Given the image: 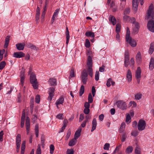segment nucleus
<instances>
[{
  "instance_id": "obj_1",
  "label": "nucleus",
  "mask_w": 154,
  "mask_h": 154,
  "mask_svg": "<svg viewBox=\"0 0 154 154\" xmlns=\"http://www.w3.org/2000/svg\"><path fill=\"white\" fill-rule=\"evenodd\" d=\"M153 5L151 4L149 6L147 12V19H150L147 24L148 29L151 32H154V12Z\"/></svg>"
},
{
  "instance_id": "obj_2",
  "label": "nucleus",
  "mask_w": 154,
  "mask_h": 154,
  "mask_svg": "<svg viewBox=\"0 0 154 154\" xmlns=\"http://www.w3.org/2000/svg\"><path fill=\"white\" fill-rule=\"evenodd\" d=\"M30 82L35 89L38 88V83L36 78L35 75L33 73L31 74L30 76Z\"/></svg>"
},
{
  "instance_id": "obj_3",
  "label": "nucleus",
  "mask_w": 154,
  "mask_h": 154,
  "mask_svg": "<svg viewBox=\"0 0 154 154\" xmlns=\"http://www.w3.org/2000/svg\"><path fill=\"white\" fill-rule=\"evenodd\" d=\"M130 21L133 24V25L135 26L133 29L134 32L135 34L137 33L140 28L139 23L138 22H135V19L134 17L130 18Z\"/></svg>"
},
{
  "instance_id": "obj_4",
  "label": "nucleus",
  "mask_w": 154,
  "mask_h": 154,
  "mask_svg": "<svg viewBox=\"0 0 154 154\" xmlns=\"http://www.w3.org/2000/svg\"><path fill=\"white\" fill-rule=\"evenodd\" d=\"M116 104L118 108L123 110L127 109V105L126 103L123 100H119L117 101Z\"/></svg>"
},
{
  "instance_id": "obj_5",
  "label": "nucleus",
  "mask_w": 154,
  "mask_h": 154,
  "mask_svg": "<svg viewBox=\"0 0 154 154\" xmlns=\"http://www.w3.org/2000/svg\"><path fill=\"white\" fill-rule=\"evenodd\" d=\"M88 74L87 70L84 69L82 72L81 78L84 84H86L88 80Z\"/></svg>"
},
{
  "instance_id": "obj_6",
  "label": "nucleus",
  "mask_w": 154,
  "mask_h": 154,
  "mask_svg": "<svg viewBox=\"0 0 154 154\" xmlns=\"http://www.w3.org/2000/svg\"><path fill=\"white\" fill-rule=\"evenodd\" d=\"M146 123L145 121L143 120H139L138 124V129L140 131L144 130L146 128Z\"/></svg>"
},
{
  "instance_id": "obj_7",
  "label": "nucleus",
  "mask_w": 154,
  "mask_h": 154,
  "mask_svg": "<svg viewBox=\"0 0 154 154\" xmlns=\"http://www.w3.org/2000/svg\"><path fill=\"white\" fill-rule=\"evenodd\" d=\"M55 91V88L51 87L49 88L48 94H49V96L48 98V100L51 101L52 98L53 97L54 95V92Z\"/></svg>"
},
{
  "instance_id": "obj_8",
  "label": "nucleus",
  "mask_w": 154,
  "mask_h": 154,
  "mask_svg": "<svg viewBox=\"0 0 154 154\" xmlns=\"http://www.w3.org/2000/svg\"><path fill=\"white\" fill-rule=\"evenodd\" d=\"M126 41L132 47H135L137 45V43L135 41L134 39H132L131 37L126 38Z\"/></svg>"
},
{
  "instance_id": "obj_9",
  "label": "nucleus",
  "mask_w": 154,
  "mask_h": 154,
  "mask_svg": "<svg viewBox=\"0 0 154 154\" xmlns=\"http://www.w3.org/2000/svg\"><path fill=\"white\" fill-rule=\"evenodd\" d=\"M13 57L16 58H20L25 56V54L22 52H14L12 55Z\"/></svg>"
},
{
  "instance_id": "obj_10",
  "label": "nucleus",
  "mask_w": 154,
  "mask_h": 154,
  "mask_svg": "<svg viewBox=\"0 0 154 154\" xmlns=\"http://www.w3.org/2000/svg\"><path fill=\"white\" fill-rule=\"evenodd\" d=\"M25 125L27 134H28L29 133L30 127V119L28 117H27L26 119Z\"/></svg>"
},
{
  "instance_id": "obj_11",
  "label": "nucleus",
  "mask_w": 154,
  "mask_h": 154,
  "mask_svg": "<svg viewBox=\"0 0 154 154\" xmlns=\"http://www.w3.org/2000/svg\"><path fill=\"white\" fill-rule=\"evenodd\" d=\"M129 60V55L128 52H126L125 54V66L127 67L128 65V62Z\"/></svg>"
},
{
  "instance_id": "obj_12",
  "label": "nucleus",
  "mask_w": 154,
  "mask_h": 154,
  "mask_svg": "<svg viewBox=\"0 0 154 154\" xmlns=\"http://www.w3.org/2000/svg\"><path fill=\"white\" fill-rule=\"evenodd\" d=\"M25 72L23 71H21L20 72V84L23 87L24 85V81L25 80Z\"/></svg>"
},
{
  "instance_id": "obj_13",
  "label": "nucleus",
  "mask_w": 154,
  "mask_h": 154,
  "mask_svg": "<svg viewBox=\"0 0 154 154\" xmlns=\"http://www.w3.org/2000/svg\"><path fill=\"white\" fill-rule=\"evenodd\" d=\"M25 46L24 43H18L16 45V47L17 50L19 51L23 50L24 49Z\"/></svg>"
},
{
  "instance_id": "obj_14",
  "label": "nucleus",
  "mask_w": 154,
  "mask_h": 154,
  "mask_svg": "<svg viewBox=\"0 0 154 154\" xmlns=\"http://www.w3.org/2000/svg\"><path fill=\"white\" fill-rule=\"evenodd\" d=\"M64 98L63 96H61L56 101L55 104L57 108H58V105L60 104H62L63 103Z\"/></svg>"
},
{
  "instance_id": "obj_15",
  "label": "nucleus",
  "mask_w": 154,
  "mask_h": 154,
  "mask_svg": "<svg viewBox=\"0 0 154 154\" xmlns=\"http://www.w3.org/2000/svg\"><path fill=\"white\" fill-rule=\"evenodd\" d=\"M132 74L130 69H128L126 75L127 80L128 82H130L132 80Z\"/></svg>"
},
{
  "instance_id": "obj_16",
  "label": "nucleus",
  "mask_w": 154,
  "mask_h": 154,
  "mask_svg": "<svg viewBox=\"0 0 154 154\" xmlns=\"http://www.w3.org/2000/svg\"><path fill=\"white\" fill-rule=\"evenodd\" d=\"M138 4V0H133L132 5L133 9L135 11L137 10Z\"/></svg>"
},
{
  "instance_id": "obj_17",
  "label": "nucleus",
  "mask_w": 154,
  "mask_h": 154,
  "mask_svg": "<svg viewBox=\"0 0 154 154\" xmlns=\"http://www.w3.org/2000/svg\"><path fill=\"white\" fill-rule=\"evenodd\" d=\"M87 65L88 67H92L93 62L91 57L89 56L88 57L87 60Z\"/></svg>"
},
{
  "instance_id": "obj_18",
  "label": "nucleus",
  "mask_w": 154,
  "mask_h": 154,
  "mask_svg": "<svg viewBox=\"0 0 154 154\" xmlns=\"http://www.w3.org/2000/svg\"><path fill=\"white\" fill-rule=\"evenodd\" d=\"M21 141V136L20 134H17L16 138V146H20Z\"/></svg>"
},
{
  "instance_id": "obj_19",
  "label": "nucleus",
  "mask_w": 154,
  "mask_h": 154,
  "mask_svg": "<svg viewBox=\"0 0 154 154\" xmlns=\"http://www.w3.org/2000/svg\"><path fill=\"white\" fill-rule=\"evenodd\" d=\"M141 69L140 67H137L135 73V77L136 78H141Z\"/></svg>"
},
{
  "instance_id": "obj_20",
  "label": "nucleus",
  "mask_w": 154,
  "mask_h": 154,
  "mask_svg": "<svg viewBox=\"0 0 154 154\" xmlns=\"http://www.w3.org/2000/svg\"><path fill=\"white\" fill-rule=\"evenodd\" d=\"M92 128L91 130V132L93 131L96 128L97 125V122L96 119H94L92 122Z\"/></svg>"
},
{
  "instance_id": "obj_21",
  "label": "nucleus",
  "mask_w": 154,
  "mask_h": 154,
  "mask_svg": "<svg viewBox=\"0 0 154 154\" xmlns=\"http://www.w3.org/2000/svg\"><path fill=\"white\" fill-rule=\"evenodd\" d=\"M109 21L111 22L112 24L113 25H114L116 24V20L114 16H112V15H110L109 18Z\"/></svg>"
},
{
  "instance_id": "obj_22",
  "label": "nucleus",
  "mask_w": 154,
  "mask_h": 154,
  "mask_svg": "<svg viewBox=\"0 0 154 154\" xmlns=\"http://www.w3.org/2000/svg\"><path fill=\"white\" fill-rule=\"evenodd\" d=\"M66 44L67 45L69 42V41L70 38L69 32V30L67 27H66Z\"/></svg>"
},
{
  "instance_id": "obj_23",
  "label": "nucleus",
  "mask_w": 154,
  "mask_h": 154,
  "mask_svg": "<svg viewBox=\"0 0 154 154\" xmlns=\"http://www.w3.org/2000/svg\"><path fill=\"white\" fill-rule=\"evenodd\" d=\"M26 141L25 140L23 141L22 142L21 146V154H24L25 150L26 148Z\"/></svg>"
},
{
  "instance_id": "obj_24",
  "label": "nucleus",
  "mask_w": 154,
  "mask_h": 154,
  "mask_svg": "<svg viewBox=\"0 0 154 154\" xmlns=\"http://www.w3.org/2000/svg\"><path fill=\"white\" fill-rule=\"evenodd\" d=\"M48 82L51 86H55L57 84L56 79L53 78H50Z\"/></svg>"
},
{
  "instance_id": "obj_25",
  "label": "nucleus",
  "mask_w": 154,
  "mask_h": 154,
  "mask_svg": "<svg viewBox=\"0 0 154 154\" xmlns=\"http://www.w3.org/2000/svg\"><path fill=\"white\" fill-rule=\"evenodd\" d=\"M10 37V35H7L6 37L4 44L5 48H7L8 47Z\"/></svg>"
},
{
  "instance_id": "obj_26",
  "label": "nucleus",
  "mask_w": 154,
  "mask_h": 154,
  "mask_svg": "<svg viewBox=\"0 0 154 154\" xmlns=\"http://www.w3.org/2000/svg\"><path fill=\"white\" fill-rule=\"evenodd\" d=\"M85 35L87 37H91L93 38L95 36L94 33L91 31L86 32L85 33Z\"/></svg>"
},
{
  "instance_id": "obj_27",
  "label": "nucleus",
  "mask_w": 154,
  "mask_h": 154,
  "mask_svg": "<svg viewBox=\"0 0 154 154\" xmlns=\"http://www.w3.org/2000/svg\"><path fill=\"white\" fill-rule=\"evenodd\" d=\"M154 67V58H151L149 63V68L151 70L153 69Z\"/></svg>"
},
{
  "instance_id": "obj_28",
  "label": "nucleus",
  "mask_w": 154,
  "mask_h": 154,
  "mask_svg": "<svg viewBox=\"0 0 154 154\" xmlns=\"http://www.w3.org/2000/svg\"><path fill=\"white\" fill-rule=\"evenodd\" d=\"M82 131V129L81 128L79 129L75 133L74 137L77 139L81 135L80 133Z\"/></svg>"
},
{
  "instance_id": "obj_29",
  "label": "nucleus",
  "mask_w": 154,
  "mask_h": 154,
  "mask_svg": "<svg viewBox=\"0 0 154 154\" xmlns=\"http://www.w3.org/2000/svg\"><path fill=\"white\" fill-rule=\"evenodd\" d=\"M137 61L138 63H140L141 61V57L140 52H138L136 57Z\"/></svg>"
},
{
  "instance_id": "obj_30",
  "label": "nucleus",
  "mask_w": 154,
  "mask_h": 154,
  "mask_svg": "<svg viewBox=\"0 0 154 154\" xmlns=\"http://www.w3.org/2000/svg\"><path fill=\"white\" fill-rule=\"evenodd\" d=\"M154 51V42H152L151 43L150 46L149 51V53L151 54Z\"/></svg>"
},
{
  "instance_id": "obj_31",
  "label": "nucleus",
  "mask_w": 154,
  "mask_h": 154,
  "mask_svg": "<svg viewBox=\"0 0 154 154\" xmlns=\"http://www.w3.org/2000/svg\"><path fill=\"white\" fill-rule=\"evenodd\" d=\"M76 139L74 137L72 139L69 143V145L70 146H72L75 145L77 142Z\"/></svg>"
},
{
  "instance_id": "obj_32",
  "label": "nucleus",
  "mask_w": 154,
  "mask_h": 154,
  "mask_svg": "<svg viewBox=\"0 0 154 154\" xmlns=\"http://www.w3.org/2000/svg\"><path fill=\"white\" fill-rule=\"evenodd\" d=\"M39 125L36 124L35 126V130L36 137H38L39 134Z\"/></svg>"
},
{
  "instance_id": "obj_33",
  "label": "nucleus",
  "mask_w": 154,
  "mask_h": 154,
  "mask_svg": "<svg viewBox=\"0 0 154 154\" xmlns=\"http://www.w3.org/2000/svg\"><path fill=\"white\" fill-rule=\"evenodd\" d=\"M26 46L27 48H30L32 49L35 50L36 49V46L31 43H28Z\"/></svg>"
},
{
  "instance_id": "obj_34",
  "label": "nucleus",
  "mask_w": 154,
  "mask_h": 154,
  "mask_svg": "<svg viewBox=\"0 0 154 154\" xmlns=\"http://www.w3.org/2000/svg\"><path fill=\"white\" fill-rule=\"evenodd\" d=\"M60 10L59 9H57L54 12L52 17V20H55L56 17H57L59 11Z\"/></svg>"
},
{
  "instance_id": "obj_35",
  "label": "nucleus",
  "mask_w": 154,
  "mask_h": 154,
  "mask_svg": "<svg viewBox=\"0 0 154 154\" xmlns=\"http://www.w3.org/2000/svg\"><path fill=\"white\" fill-rule=\"evenodd\" d=\"M75 75L74 73V69L72 68H71V70L70 71V75L69 77V79H70L74 77Z\"/></svg>"
},
{
  "instance_id": "obj_36",
  "label": "nucleus",
  "mask_w": 154,
  "mask_h": 154,
  "mask_svg": "<svg viewBox=\"0 0 154 154\" xmlns=\"http://www.w3.org/2000/svg\"><path fill=\"white\" fill-rule=\"evenodd\" d=\"M133 150V148L132 146H128L126 150V152L127 153H131Z\"/></svg>"
},
{
  "instance_id": "obj_37",
  "label": "nucleus",
  "mask_w": 154,
  "mask_h": 154,
  "mask_svg": "<svg viewBox=\"0 0 154 154\" xmlns=\"http://www.w3.org/2000/svg\"><path fill=\"white\" fill-rule=\"evenodd\" d=\"M131 118L130 115L128 113L126 114V122L127 124H129L131 122Z\"/></svg>"
},
{
  "instance_id": "obj_38",
  "label": "nucleus",
  "mask_w": 154,
  "mask_h": 154,
  "mask_svg": "<svg viewBox=\"0 0 154 154\" xmlns=\"http://www.w3.org/2000/svg\"><path fill=\"white\" fill-rule=\"evenodd\" d=\"M88 73L89 75L91 77L93 76V69L92 67H88Z\"/></svg>"
},
{
  "instance_id": "obj_39",
  "label": "nucleus",
  "mask_w": 154,
  "mask_h": 154,
  "mask_svg": "<svg viewBox=\"0 0 154 154\" xmlns=\"http://www.w3.org/2000/svg\"><path fill=\"white\" fill-rule=\"evenodd\" d=\"M85 87L84 85H82L81 86L79 94L80 96H82L84 92Z\"/></svg>"
},
{
  "instance_id": "obj_40",
  "label": "nucleus",
  "mask_w": 154,
  "mask_h": 154,
  "mask_svg": "<svg viewBox=\"0 0 154 154\" xmlns=\"http://www.w3.org/2000/svg\"><path fill=\"white\" fill-rule=\"evenodd\" d=\"M91 46L89 40L86 39L85 40V46L87 48H89Z\"/></svg>"
},
{
  "instance_id": "obj_41",
  "label": "nucleus",
  "mask_w": 154,
  "mask_h": 154,
  "mask_svg": "<svg viewBox=\"0 0 154 154\" xmlns=\"http://www.w3.org/2000/svg\"><path fill=\"white\" fill-rule=\"evenodd\" d=\"M5 49L0 50V61L2 60L3 54L5 53Z\"/></svg>"
},
{
  "instance_id": "obj_42",
  "label": "nucleus",
  "mask_w": 154,
  "mask_h": 154,
  "mask_svg": "<svg viewBox=\"0 0 154 154\" xmlns=\"http://www.w3.org/2000/svg\"><path fill=\"white\" fill-rule=\"evenodd\" d=\"M127 137V135L126 134L123 133L122 136V137L121 138V141L122 142H123L125 141Z\"/></svg>"
},
{
  "instance_id": "obj_43",
  "label": "nucleus",
  "mask_w": 154,
  "mask_h": 154,
  "mask_svg": "<svg viewBox=\"0 0 154 154\" xmlns=\"http://www.w3.org/2000/svg\"><path fill=\"white\" fill-rule=\"evenodd\" d=\"M6 62L3 61L0 63V69H2L6 65Z\"/></svg>"
},
{
  "instance_id": "obj_44",
  "label": "nucleus",
  "mask_w": 154,
  "mask_h": 154,
  "mask_svg": "<svg viewBox=\"0 0 154 154\" xmlns=\"http://www.w3.org/2000/svg\"><path fill=\"white\" fill-rule=\"evenodd\" d=\"M88 102L90 103H92L93 101V97L91 93H89L88 96Z\"/></svg>"
},
{
  "instance_id": "obj_45",
  "label": "nucleus",
  "mask_w": 154,
  "mask_h": 154,
  "mask_svg": "<svg viewBox=\"0 0 154 154\" xmlns=\"http://www.w3.org/2000/svg\"><path fill=\"white\" fill-rule=\"evenodd\" d=\"M71 135V130L70 129H69L67 131L66 135L65 138V140H67L69 137H70Z\"/></svg>"
},
{
  "instance_id": "obj_46",
  "label": "nucleus",
  "mask_w": 154,
  "mask_h": 154,
  "mask_svg": "<svg viewBox=\"0 0 154 154\" xmlns=\"http://www.w3.org/2000/svg\"><path fill=\"white\" fill-rule=\"evenodd\" d=\"M41 153L40 145L39 144L38 145V148L36 150V154H41Z\"/></svg>"
},
{
  "instance_id": "obj_47",
  "label": "nucleus",
  "mask_w": 154,
  "mask_h": 154,
  "mask_svg": "<svg viewBox=\"0 0 154 154\" xmlns=\"http://www.w3.org/2000/svg\"><path fill=\"white\" fill-rule=\"evenodd\" d=\"M135 98L136 100H139L141 98L142 94L140 93H137L135 95Z\"/></svg>"
},
{
  "instance_id": "obj_48",
  "label": "nucleus",
  "mask_w": 154,
  "mask_h": 154,
  "mask_svg": "<svg viewBox=\"0 0 154 154\" xmlns=\"http://www.w3.org/2000/svg\"><path fill=\"white\" fill-rule=\"evenodd\" d=\"M121 25L119 24H117L116 26V32L117 33H119L120 31Z\"/></svg>"
},
{
  "instance_id": "obj_49",
  "label": "nucleus",
  "mask_w": 154,
  "mask_h": 154,
  "mask_svg": "<svg viewBox=\"0 0 154 154\" xmlns=\"http://www.w3.org/2000/svg\"><path fill=\"white\" fill-rule=\"evenodd\" d=\"M110 147V144L109 143H106L104 146L103 149L105 150H109Z\"/></svg>"
},
{
  "instance_id": "obj_50",
  "label": "nucleus",
  "mask_w": 154,
  "mask_h": 154,
  "mask_svg": "<svg viewBox=\"0 0 154 154\" xmlns=\"http://www.w3.org/2000/svg\"><path fill=\"white\" fill-rule=\"evenodd\" d=\"M50 153L51 154H53L54 152V146L53 144H51L50 146Z\"/></svg>"
},
{
  "instance_id": "obj_51",
  "label": "nucleus",
  "mask_w": 154,
  "mask_h": 154,
  "mask_svg": "<svg viewBox=\"0 0 154 154\" xmlns=\"http://www.w3.org/2000/svg\"><path fill=\"white\" fill-rule=\"evenodd\" d=\"M130 12V9L128 8L125 9L124 12V15H127Z\"/></svg>"
},
{
  "instance_id": "obj_52",
  "label": "nucleus",
  "mask_w": 154,
  "mask_h": 154,
  "mask_svg": "<svg viewBox=\"0 0 154 154\" xmlns=\"http://www.w3.org/2000/svg\"><path fill=\"white\" fill-rule=\"evenodd\" d=\"M125 15L123 17L124 20L126 22L130 21V17L128 16Z\"/></svg>"
},
{
  "instance_id": "obj_53",
  "label": "nucleus",
  "mask_w": 154,
  "mask_h": 154,
  "mask_svg": "<svg viewBox=\"0 0 154 154\" xmlns=\"http://www.w3.org/2000/svg\"><path fill=\"white\" fill-rule=\"evenodd\" d=\"M126 31L127 32L125 37L126 38H128L130 37V32L129 30V27H127Z\"/></svg>"
},
{
  "instance_id": "obj_54",
  "label": "nucleus",
  "mask_w": 154,
  "mask_h": 154,
  "mask_svg": "<svg viewBox=\"0 0 154 154\" xmlns=\"http://www.w3.org/2000/svg\"><path fill=\"white\" fill-rule=\"evenodd\" d=\"M40 96L39 95H37L36 96L35 98V102L37 103H39L40 101Z\"/></svg>"
},
{
  "instance_id": "obj_55",
  "label": "nucleus",
  "mask_w": 154,
  "mask_h": 154,
  "mask_svg": "<svg viewBox=\"0 0 154 154\" xmlns=\"http://www.w3.org/2000/svg\"><path fill=\"white\" fill-rule=\"evenodd\" d=\"M74 151L73 149H68L67 151V154H74Z\"/></svg>"
},
{
  "instance_id": "obj_56",
  "label": "nucleus",
  "mask_w": 154,
  "mask_h": 154,
  "mask_svg": "<svg viewBox=\"0 0 154 154\" xmlns=\"http://www.w3.org/2000/svg\"><path fill=\"white\" fill-rule=\"evenodd\" d=\"M112 80V79L111 78L107 80V82H106V86H107V87H109L110 86H111L110 83L111 82Z\"/></svg>"
},
{
  "instance_id": "obj_57",
  "label": "nucleus",
  "mask_w": 154,
  "mask_h": 154,
  "mask_svg": "<svg viewBox=\"0 0 154 154\" xmlns=\"http://www.w3.org/2000/svg\"><path fill=\"white\" fill-rule=\"evenodd\" d=\"M45 14V11H43L42 14L41 18V22H43L44 21Z\"/></svg>"
},
{
  "instance_id": "obj_58",
  "label": "nucleus",
  "mask_w": 154,
  "mask_h": 154,
  "mask_svg": "<svg viewBox=\"0 0 154 154\" xmlns=\"http://www.w3.org/2000/svg\"><path fill=\"white\" fill-rule=\"evenodd\" d=\"M95 79L96 81H97L99 79V72L98 71H97L95 73Z\"/></svg>"
},
{
  "instance_id": "obj_59",
  "label": "nucleus",
  "mask_w": 154,
  "mask_h": 154,
  "mask_svg": "<svg viewBox=\"0 0 154 154\" xmlns=\"http://www.w3.org/2000/svg\"><path fill=\"white\" fill-rule=\"evenodd\" d=\"M129 105L130 106H131L132 105H133V107H135L137 106V104L135 102H134V101H130L129 102Z\"/></svg>"
},
{
  "instance_id": "obj_60",
  "label": "nucleus",
  "mask_w": 154,
  "mask_h": 154,
  "mask_svg": "<svg viewBox=\"0 0 154 154\" xmlns=\"http://www.w3.org/2000/svg\"><path fill=\"white\" fill-rule=\"evenodd\" d=\"M63 114L60 113L57 115L56 118L59 119H63Z\"/></svg>"
},
{
  "instance_id": "obj_61",
  "label": "nucleus",
  "mask_w": 154,
  "mask_h": 154,
  "mask_svg": "<svg viewBox=\"0 0 154 154\" xmlns=\"http://www.w3.org/2000/svg\"><path fill=\"white\" fill-rule=\"evenodd\" d=\"M131 135L134 137H136L138 135V132L137 131L135 130L132 132Z\"/></svg>"
},
{
  "instance_id": "obj_62",
  "label": "nucleus",
  "mask_w": 154,
  "mask_h": 154,
  "mask_svg": "<svg viewBox=\"0 0 154 154\" xmlns=\"http://www.w3.org/2000/svg\"><path fill=\"white\" fill-rule=\"evenodd\" d=\"M4 135V132L3 131H2L0 132V141H2L3 140V136Z\"/></svg>"
},
{
  "instance_id": "obj_63",
  "label": "nucleus",
  "mask_w": 154,
  "mask_h": 154,
  "mask_svg": "<svg viewBox=\"0 0 154 154\" xmlns=\"http://www.w3.org/2000/svg\"><path fill=\"white\" fill-rule=\"evenodd\" d=\"M96 90L94 86H93L92 87V94L93 95V97H94L95 95V93Z\"/></svg>"
},
{
  "instance_id": "obj_64",
  "label": "nucleus",
  "mask_w": 154,
  "mask_h": 154,
  "mask_svg": "<svg viewBox=\"0 0 154 154\" xmlns=\"http://www.w3.org/2000/svg\"><path fill=\"white\" fill-rule=\"evenodd\" d=\"M45 140L44 137L43 136H42L41 138V142L43 146H44L45 145Z\"/></svg>"
}]
</instances>
